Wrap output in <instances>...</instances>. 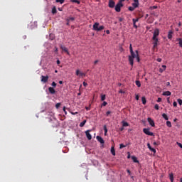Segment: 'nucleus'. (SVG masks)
I'll list each match as a JSON object with an SVG mask.
<instances>
[{
	"label": "nucleus",
	"mask_w": 182,
	"mask_h": 182,
	"mask_svg": "<svg viewBox=\"0 0 182 182\" xmlns=\"http://www.w3.org/2000/svg\"><path fill=\"white\" fill-rule=\"evenodd\" d=\"M129 50H130L131 55L128 56V59H129V64L131 65L132 68H133L134 58H136L138 63H139L140 57L139 55L138 50H136L135 52H134L132 44H130V46H129Z\"/></svg>",
	"instance_id": "obj_1"
},
{
	"label": "nucleus",
	"mask_w": 182,
	"mask_h": 182,
	"mask_svg": "<svg viewBox=\"0 0 182 182\" xmlns=\"http://www.w3.org/2000/svg\"><path fill=\"white\" fill-rule=\"evenodd\" d=\"M100 26V23H95L93 25H92V28H93V30L94 31H103V29H105V26Z\"/></svg>",
	"instance_id": "obj_2"
},
{
	"label": "nucleus",
	"mask_w": 182,
	"mask_h": 182,
	"mask_svg": "<svg viewBox=\"0 0 182 182\" xmlns=\"http://www.w3.org/2000/svg\"><path fill=\"white\" fill-rule=\"evenodd\" d=\"M123 4H122L121 0H119L117 4L116 5L114 9L117 12H120L121 9L122 8Z\"/></svg>",
	"instance_id": "obj_3"
},
{
	"label": "nucleus",
	"mask_w": 182,
	"mask_h": 182,
	"mask_svg": "<svg viewBox=\"0 0 182 182\" xmlns=\"http://www.w3.org/2000/svg\"><path fill=\"white\" fill-rule=\"evenodd\" d=\"M143 132L146 135H151V136H154V133L152 132H150L149 128H144Z\"/></svg>",
	"instance_id": "obj_4"
},
{
	"label": "nucleus",
	"mask_w": 182,
	"mask_h": 182,
	"mask_svg": "<svg viewBox=\"0 0 182 182\" xmlns=\"http://www.w3.org/2000/svg\"><path fill=\"white\" fill-rule=\"evenodd\" d=\"M159 34H160L159 29H158V28L155 29L154 31V35H153L152 39L158 38L157 36H159Z\"/></svg>",
	"instance_id": "obj_5"
},
{
	"label": "nucleus",
	"mask_w": 182,
	"mask_h": 182,
	"mask_svg": "<svg viewBox=\"0 0 182 182\" xmlns=\"http://www.w3.org/2000/svg\"><path fill=\"white\" fill-rule=\"evenodd\" d=\"M41 82L46 83L48 82V80L49 79V76L48 75H41Z\"/></svg>",
	"instance_id": "obj_6"
},
{
	"label": "nucleus",
	"mask_w": 182,
	"mask_h": 182,
	"mask_svg": "<svg viewBox=\"0 0 182 182\" xmlns=\"http://www.w3.org/2000/svg\"><path fill=\"white\" fill-rule=\"evenodd\" d=\"M114 5H115L114 0H109V2H108L109 8H114Z\"/></svg>",
	"instance_id": "obj_7"
},
{
	"label": "nucleus",
	"mask_w": 182,
	"mask_h": 182,
	"mask_svg": "<svg viewBox=\"0 0 182 182\" xmlns=\"http://www.w3.org/2000/svg\"><path fill=\"white\" fill-rule=\"evenodd\" d=\"M147 120H148V122L149 123V124H151V127H155V123H154V119H152L151 117H148Z\"/></svg>",
	"instance_id": "obj_8"
},
{
	"label": "nucleus",
	"mask_w": 182,
	"mask_h": 182,
	"mask_svg": "<svg viewBox=\"0 0 182 182\" xmlns=\"http://www.w3.org/2000/svg\"><path fill=\"white\" fill-rule=\"evenodd\" d=\"M139 18H132V23H133V26H134V28H135L136 29H137L138 28V26L136 24V22H139Z\"/></svg>",
	"instance_id": "obj_9"
},
{
	"label": "nucleus",
	"mask_w": 182,
	"mask_h": 182,
	"mask_svg": "<svg viewBox=\"0 0 182 182\" xmlns=\"http://www.w3.org/2000/svg\"><path fill=\"white\" fill-rule=\"evenodd\" d=\"M154 42H153V49L156 48V47L158 46V42H159V38H155L153 39Z\"/></svg>",
	"instance_id": "obj_10"
},
{
	"label": "nucleus",
	"mask_w": 182,
	"mask_h": 182,
	"mask_svg": "<svg viewBox=\"0 0 182 182\" xmlns=\"http://www.w3.org/2000/svg\"><path fill=\"white\" fill-rule=\"evenodd\" d=\"M134 3H132V6H134V9L136 8H138L139 5V0H133Z\"/></svg>",
	"instance_id": "obj_11"
},
{
	"label": "nucleus",
	"mask_w": 182,
	"mask_h": 182,
	"mask_svg": "<svg viewBox=\"0 0 182 182\" xmlns=\"http://www.w3.org/2000/svg\"><path fill=\"white\" fill-rule=\"evenodd\" d=\"M90 132H91V130H86L85 132V134L87 135V138L88 139V140L92 139V135L91 134H90Z\"/></svg>",
	"instance_id": "obj_12"
},
{
	"label": "nucleus",
	"mask_w": 182,
	"mask_h": 182,
	"mask_svg": "<svg viewBox=\"0 0 182 182\" xmlns=\"http://www.w3.org/2000/svg\"><path fill=\"white\" fill-rule=\"evenodd\" d=\"M76 75H79L80 77H85V73L80 72V70H77Z\"/></svg>",
	"instance_id": "obj_13"
},
{
	"label": "nucleus",
	"mask_w": 182,
	"mask_h": 182,
	"mask_svg": "<svg viewBox=\"0 0 182 182\" xmlns=\"http://www.w3.org/2000/svg\"><path fill=\"white\" fill-rule=\"evenodd\" d=\"M97 140L100 142V144H105V140L102 136H97Z\"/></svg>",
	"instance_id": "obj_14"
},
{
	"label": "nucleus",
	"mask_w": 182,
	"mask_h": 182,
	"mask_svg": "<svg viewBox=\"0 0 182 182\" xmlns=\"http://www.w3.org/2000/svg\"><path fill=\"white\" fill-rule=\"evenodd\" d=\"M60 48H61L64 52H65L66 53L70 54V53L68 52V48H66L65 46L61 45V46H60Z\"/></svg>",
	"instance_id": "obj_15"
},
{
	"label": "nucleus",
	"mask_w": 182,
	"mask_h": 182,
	"mask_svg": "<svg viewBox=\"0 0 182 182\" xmlns=\"http://www.w3.org/2000/svg\"><path fill=\"white\" fill-rule=\"evenodd\" d=\"M147 146H148V149H149L150 151H151V152H154V153L156 152V149H153V147H151V144L148 143Z\"/></svg>",
	"instance_id": "obj_16"
},
{
	"label": "nucleus",
	"mask_w": 182,
	"mask_h": 182,
	"mask_svg": "<svg viewBox=\"0 0 182 182\" xmlns=\"http://www.w3.org/2000/svg\"><path fill=\"white\" fill-rule=\"evenodd\" d=\"M172 38H173V31L172 30H170V31H168V38H169V40H171Z\"/></svg>",
	"instance_id": "obj_17"
},
{
	"label": "nucleus",
	"mask_w": 182,
	"mask_h": 182,
	"mask_svg": "<svg viewBox=\"0 0 182 182\" xmlns=\"http://www.w3.org/2000/svg\"><path fill=\"white\" fill-rule=\"evenodd\" d=\"M166 70V65H162V68H159V72L161 73H163L164 71Z\"/></svg>",
	"instance_id": "obj_18"
},
{
	"label": "nucleus",
	"mask_w": 182,
	"mask_h": 182,
	"mask_svg": "<svg viewBox=\"0 0 182 182\" xmlns=\"http://www.w3.org/2000/svg\"><path fill=\"white\" fill-rule=\"evenodd\" d=\"M176 41L178 42L179 46L182 47V38H176Z\"/></svg>",
	"instance_id": "obj_19"
},
{
	"label": "nucleus",
	"mask_w": 182,
	"mask_h": 182,
	"mask_svg": "<svg viewBox=\"0 0 182 182\" xmlns=\"http://www.w3.org/2000/svg\"><path fill=\"white\" fill-rule=\"evenodd\" d=\"M171 91H165L164 92H163L164 96H171Z\"/></svg>",
	"instance_id": "obj_20"
},
{
	"label": "nucleus",
	"mask_w": 182,
	"mask_h": 182,
	"mask_svg": "<svg viewBox=\"0 0 182 182\" xmlns=\"http://www.w3.org/2000/svg\"><path fill=\"white\" fill-rule=\"evenodd\" d=\"M48 91H49V92H50L52 94L55 93V90L53 89V87H48Z\"/></svg>",
	"instance_id": "obj_21"
},
{
	"label": "nucleus",
	"mask_w": 182,
	"mask_h": 182,
	"mask_svg": "<svg viewBox=\"0 0 182 182\" xmlns=\"http://www.w3.org/2000/svg\"><path fill=\"white\" fill-rule=\"evenodd\" d=\"M132 159L133 160L134 163H139V160L137 159L136 156H132Z\"/></svg>",
	"instance_id": "obj_22"
},
{
	"label": "nucleus",
	"mask_w": 182,
	"mask_h": 182,
	"mask_svg": "<svg viewBox=\"0 0 182 182\" xmlns=\"http://www.w3.org/2000/svg\"><path fill=\"white\" fill-rule=\"evenodd\" d=\"M111 153H112V156H116V152H115L114 146H112Z\"/></svg>",
	"instance_id": "obj_23"
},
{
	"label": "nucleus",
	"mask_w": 182,
	"mask_h": 182,
	"mask_svg": "<svg viewBox=\"0 0 182 182\" xmlns=\"http://www.w3.org/2000/svg\"><path fill=\"white\" fill-rule=\"evenodd\" d=\"M87 122V119H84L82 122H80V127H84L85 123Z\"/></svg>",
	"instance_id": "obj_24"
},
{
	"label": "nucleus",
	"mask_w": 182,
	"mask_h": 182,
	"mask_svg": "<svg viewBox=\"0 0 182 182\" xmlns=\"http://www.w3.org/2000/svg\"><path fill=\"white\" fill-rule=\"evenodd\" d=\"M58 11L55 6H53L52 9V14L55 15V14H57Z\"/></svg>",
	"instance_id": "obj_25"
},
{
	"label": "nucleus",
	"mask_w": 182,
	"mask_h": 182,
	"mask_svg": "<svg viewBox=\"0 0 182 182\" xmlns=\"http://www.w3.org/2000/svg\"><path fill=\"white\" fill-rule=\"evenodd\" d=\"M136 85L138 87H140L141 86V83L140 80H136Z\"/></svg>",
	"instance_id": "obj_26"
},
{
	"label": "nucleus",
	"mask_w": 182,
	"mask_h": 182,
	"mask_svg": "<svg viewBox=\"0 0 182 182\" xmlns=\"http://www.w3.org/2000/svg\"><path fill=\"white\" fill-rule=\"evenodd\" d=\"M122 126L124 127H127L129 126V123L126 122L125 121H122Z\"/></svg>",
	"instance_id": "obj_27"
},
{
	"label": "nucleus",
	"mask_w": 182,
	"mask_h": 182,
	"mask_svg": "<svg viewBox=\"0 0 182 182\" xmlns=\"http://www.w3.org/2000/svg\"><path fill=\"white\" fill-rule=\"evenodd\" d=\"M162 117H164V119L165 120H166V121L168 120V116L166 115V114H165V113L162 114Z\"/></svg>",
	"instance_id": "obj_28"
},
{
	"label": "nucleus",
	"mask_w": 182,
	"mask_h": 182,
	"mask_svg": "<svg viewBox=\"0 0 182 182\" xmlns=\"http://www.w3.org/2000/svg\"><path fill=\"white\" fill-rule=\"evenodd\" d=\"M166 126H167L168 127H172L171 122V121H168V119L167 122H166Z\"/></svg>",
	"instance_id": "obj_29"
},
{
	"label": "nucleus",
	"mask_w": 182,
	"mask_h": 182,
	"mask_svg": "<svg viewBox=\"0 0 182 182\" xmlns=\"http://www.w3.org/2000/svg\"><path fill=\"white\" fill-rule=\"evenodd\" d=\"M141 101H142L143 105H146V98H145V97H142Z\"/></svg>",
	"instance_id": "obj_30"
},
{
	"label": "nucleus",
	"mask_w": 182,
	"mask_h": 182,
	"mask_svg": "<svg viewBox=\"0 0 182 182\" xmlns=\"http://www.w3.org/2000/svg\"><path fill=\"white\" fill-rule=\"evenodd\" d=\"M169 178L171 179V182H173V173H171L169 175Z\"/></svg>",
	"instance_id": "obj_31"
},
{
	"label": "nucleus",
	"mask_w": 182,
	"mask_h": 182,
	"mask_svg": "<svg viewBox=\"0 0 182 182\" xmlns=\"http://www.w3.org/2000/svg\"><path fill=\"white\" fill-rule=\"evenodd\" d=\"M104 132H105V135H107V132H108V129H107L106 125L104 126Z\"/></svg>",
	"instance_id": "obj_32"
},
{
	"label": "nucleus",
	"mask_w": 182,
	"mask_h": 182,
	"mask_svg": "<svg viewBox=\"0 0 182 182\" xmlns=\"http://www.w3.org/2000/svg\"><path fill=\"white\" fill-rule=\"evenodd\" d=\"M106 100V95H101V101H105Z\"/></svg>",
	"instance_id": "obj_33"
},
{
	"label": "nucleus",
	"mask_w": 182,
	"mask_h": 182,
	"mask_svg": "<svg viewBox=\"0 0 182 182\" xmlns=\"http://www.w3.org/2000/svg\"><path fill=\"white\" fill-rule=\"evenodd\" d=\"M134 9H134V6H133V5H132V6L128 7V10H129V11H134Z\"/></svg>",
	"instance_id": "obj_34"
},
{
	"label": "nucleus",
	"mask_w": 182,
	"mask_h": 182,
	"mask_svg": "<svg viewBox=\"0 0 182 182\" xmlns=\"http://www.w3.org/2000/svg\"><path fill=\"white\" fill-rule=\"evenodd\" d=\"M73 3H77V4H80V0H71Z\"/></svg>",
	"instance_id": "obj_35"
},
{
	"label": "nucleus",
	"mask_w": 182,
	"mask_h": 182,
	"mask_svg": "<svg viewBox=\"0 0 182 182\" xmlns=\"http://www.w3.org/2000/svg\"><path fill=\"white\" fill-rule=\"evenodd\" d=\"M65 0H56L57 3H60V4H63Z\"/></svg>",
	"instance_id": "obj_36"
},
{
	"label": "nucleus",
	"mask_w": 182,
	"mask_h": 182,
	"mask_svg": "<svg viewBox=\"0 0 182 182\" xmlns=\"http://www.w3.org/2000/svg\"><path fill=\"white\" fill-rule=\"evenodd\" d=\"M154 109H156V110H159V104H155V105H154Z\"/></svg>",
	"instance_id": "obj_37"
},
{
	"label": "nucleus",
	"mask_w": 182,
	"mask_h": 182,
	"mask_svg": "<svg viewBox=\"0 0 182 182\" xmlns=\"http://www.w3.org/2000/svg\"><path fill=\"white\" fill-rule=\"evenodd\" d=\"M177 101H178V105H182V100L178 98Z\"/></svg>",
	"instance_id": "obj_38"
},
{
	"label": "nucleus",
	"mask_w": 182,
	"mask_h": 182,
	"mask_svg": "<svg viewBox=\"0 0 182 182\" xmlns=\"http://www.w3.org/2000/svg\"><path fill=\"white\" fill-rule=\"evenodd\" d=\"M60 105H61V103H57V104H55V107H56V109H58V108L60 107Z\"/></svg>",
	"instance_id": "obj_39"
},
{
	"label": "nucleus",
	"mask_w": 182,
	"mask_h": 182,
	"mask_svg": "<svg viewBox=\"0 0 182 182\" xmlns=\"http://www.w3.org/2000/svg\"><path fill=\"white\" fill-rule=\"evenodd\" d=\"M154 146H159V145H160V142L159 141L156 142V141H154Z\"/></svg>",
	"instance_id": "obj_40"
},
{
	"label": "nucleus",
	"mask_w": 182,
	"mask_h": 182,
	"mask_svg": "<svg viewBox=\"0 0 182 182\" xmlns=\"http://www.w3.org/2000/svg\"><path fill=\"white\" fill-rule=\"evenodd\" d=\"M102 105L103 107H105L106 105H107V102H105V101L104 100V102H103V103L102 104Z\"/></svg>",
	"instance_id": "obj_41"
},
{
	"label": "nucleus",
	"mask_w": 182,
	"mask_h": 182,
	"mask_svg": "<svg viewBox=\"0 0 182 182\" xmlns=\"http://www.w3.org/2000/svg\"><path fill=\"white\" fill-rule=\"evenodd\" d=\"M71 114H72V115H76V114H78V112H77V111H76V112L71 111Z\"/></svg>",
	"instance_id": "obj_42"
},
{
	"label": "nucleus",
	"mask_w": 182,
	"mask_h": 182,
	"mask_svg": "<svg viewBox=\"0 0 182 182\" xmlns=\"http://www.w3.org/2000/svg\"><path fill=\"white\" fill-rule=\"evenodd\" d=\"M177 145L179 146L181 149H182V144L181 142H177Z\"/></svg>",
	"instance_id": "obj_43"
},
{
	"label": "nucleus",
	"mask_w": 182,
	"mask_h": 182,
	"mask_svg": "<svg viewBox=\"0 0 182 182\" xmlns=\"http://www.w3.org/2000/svg\"><path fill=\"white\" fill-rule=\"evenodd\" d=\"M124 147H127V146L123 144H120V149H123Z\"/></svg>",
	"instance_id": "obj_44"
},
{
	"label": "nucleus",
	"mask_w": 182,
	"mask_h": 182,
	"mask_svg": "<svg viewBox=\"0 0 182 182\" xmlns=\"http://www.w3.org/2000/svg\"><path fill=\"white\" fill-rule=\"evenodd\" d=\"M63 112H65V115H67V111H66V108L65 107H63Z\"/></svg>",
	"instance_id": "obj_45"
},
{
	"label": "nucleus",
	"mask_w": 182,
	"mask_h": 182,
	"mask_svg": "<svg viewBox=\"0 0 182 182\" xmlns=\"http://www.w3.org/2000/svg\"><path fill=\"white\" fill-rule=\"evenodd\" d=\"M162 101V98L161 97H159L158 100H157V102H160Z\"/></svg>",
	"instance_id": "obj_46"
},
{
	"label": "nucleus",
	"mask_w": 182,
	"mask_h": 182,
	"mask_svg": "<svg viewBox=\"0 0 182 182\" xmlns=\"http://www.w3.org/2000/svg\"><path fill=\"white\" fill-rule=\"evenodd\" d=\"M177 105H178L177 102L174 101L173 102V107H177Z\"/></svg>",
	"instance_id": "obj_47"
},
{
	"label": "nucleus",
	"mask_w": 182,
	"mask_h": 182,
	"mask_svg": "<svg viewBox=\"0 0 182 182\" xmlns=\"http://www.w3.org/2000/svg\"><path fill=\"white\" fill-rule=\"evenodd\" d=\"M56 85H57L56 82H52V86H54V87H55Z\"/></svg>",
	"instance_id": "obj_48"
},
{
	"label": "nucleus",
	"mask_w": 182,
	"mask_h": 182,
	"mask_svg": "<svg viewBox=\"0 0 182 182\" xmlns=\"http://www.w3.org/2000/svg\"><path fill=\"white\" fill-rule=\"evenodd\" d=\"M157 61H158L159 63H161L162 59H161V58H158Z\"/></svg>",
	"instance_id": "obj_49"
},
{
	"label": "nucleus",
	"mask_w": 182,
	"mask_h": 182,
	"mask_svg": "<svg viewBox=\"0 0 182 182\" xmlns=\"http://www.w3.org/2000/svg\"><path fill=\"white\" fill-rule=\"evenodd\" d=\"M136 101H139V95H136Z\"/></svg>",
	"instance_id": "obj_50"
},
{
	"label": "nucleus",
	"mask_w": 182,
	"mask_h": 182,
	"mask_svg": "<svg viewBox=\"0 0 182 182\" xmlns=\"http://www.w3.org/2000/svg\"><path fill=\"white\" fill-rule=\"evenodd\" d=\"M167 102H168V103H171L170 97H167Z\"/></svg>",
	"instance_id": "obj_51"
},
{
	"label": "nucleus",
	"mask_w": 182,
	"mask_h": 182,
	"mask_svg": "<svg viewBox=\"0 0 182 182\" xmlns=\"http://www.w3.org/2000/svg\"><path fill=\"white\" fill-rule=\"evenodd\" d=\"M97 63H99V60H95V61L94 62V64H95V65H97Z\"/></svg>",
	"instance_id": "obj_52"
},
{
	"label": "nucleus",
	"mask_w": 182,
	"mask_h": 182,
	"mask_svg": "<svg viewBox=\"0 0 182 182\" xmlns=\"http://www.w3.org/2000/svg\"><path fill=\"white\" fill-rule=\"evenodd\" d=\"M111 114V111H107V116H109Z\"/></svg>",
	"instance_id": "obj_53"
},
{
	"label": "nucleus",
	"mask_w": 182,
	"mask_h": 182,
	"mask_svg": "<svg viewBox=\"0 0 182 182\" xmlns=\"http://www.w3.org/2000/svg\"><path fill=\"white\" fill-rule=\"evenodd\" d=\"M69 20H70V21H75V18H74V17H70V18H69Z\"/></svg>",
	"instance_id": "obj_54"
},
{
	"label": "nucleus",
	"mask_w": 182,
	"mask_h": 182,
	"mask_svg": "<svg viewBox=\"0 0 182 182\" xmlns=\"http://www.w3.org/2000/svg\"><path fill=\"white\" fill-rule=\"evenodd\" d=\"M83 86H87V82H83Z\"/></svg>",
	"instance_id": "obj_55"
},
{
	"label": "nucleus",
	"mask_w": 182,
	"mask_h": 182,
	"mask_svg": "<svg viewBox=\"0 0 182 182\" xmlns=\"http://www.w3.org/2000/svg\"><path fill=\"white\" fill-rule=\"evenodd\" d=\"M57 64H58V65H60V61L59 59L57 60Z\"/></svg>",
	"instance_id": "obj_56"
},
{
	"label": "nucleus",
	"mask_w": 182,
	"mask_h": 182,
	"mask_svg": "<svg viewBox=\"0 0 182 182\" xmlns=\"http://www.w3.org/2000/svg\"><path fill=\"white\" fill-rule=\"evenodd\" d=\"M124 126L120 128V131H121V132L124 131Z\"/></svg>",
	"instance_id": "obj_57"
},
{
	"label": "nucleus",
	"mask_w": 182,
	"mask_h": 182,
	"mask_svg": "<svg viewBox=\"0 0 182 182\" xmlns=\"http://www.w3.org/2000/svg\"><path fill=\"white\" fill-rule=\"evenodd\" d=\"M119 22H122L123 18H122V17H120V18H119Z\"/></svg>",
	"instance_id": "obj_58"
},
{
	"label": "nucleus",
	"mask_w": 182,
	"mask_h": 182,
	"mask_svg": "<svg viewBox=\"0 0 182 182\" xmlns=\"http://www.w3.org/2000/svg\"><path fill=\"white\" fill-rule=\"evenodd\" d=\"M106 33H107V34H110L109 30H106Z\"/></svg>",
	"instance_id": "obj_59"
},
{
	"label": "nucleus",
	"mask_w": 182,
	"mask_h": 182,
	"mask_svg": "<svg viewBox=\"0 0 182 182\" xmlns=\"http://www.w3.org/2000/svg\"><path fill=\"white\" fill-rule=\"evenodd\" d=\"M55 52H58V48L57 47L55 48Z\"/></svg>",
	"instance_id": "obj_60"
},
{
	"label": "nucleus",
	"mask_w": 182,
	"mask_h": 182,
	"mask_svg": "<svg viewBox=\"0 0 182 182\" xmlns=\"http://www.w3.org/2000/svg\"><path fill=\"white\" fill-rule=\"evenodd\" d=\"M86 110H90V108L89 107H85Z\"/></svg>",
	"instance_id": "obj_61"
},
{
	"label": "nucleus",
	"mask_w": 182,
	"mask_h": 182,
	"mask_svg": "<svg viewBox=\"0 0 182 182\" xmlns=\"http://www.w3.org/2000/svg\"><path fill=\"white\" fill-rule=\"evenodd\" d=\"M119 93H124V91H122V90H119Z\"/></svg>",
	"instance_id": "obj_62"
},
{
	"label": "nucleus",
	"mask_w": 182,
	"mask_h": 182,
	"mask_svg": "<svg viewBox=\"0 0 182 182\" xmlns=\"http://www.w3.org/2000/svg\"><path fill=\"white\" fill-rule=\"evenodd\" d=\"M166 85H167V86H169V85H171V82H167Z\"/></svg>",
	"instance_id": "obj_63"
},
{
	"label": "nucleus",
	"mask_w": 182,
	"mask_h": 182,
	"mask_svg": "<svg viewBox=\"0 0 182 182\" xmlns=\"http://www.w3.org/2000/svg\"><path fill=\"white\" fill-rule=\"evenodd\" d=\"M127 173L131 175V171L130 170H127Z\"/></svg>",
	"instance_id": "obj_64"
}]
</instances>
